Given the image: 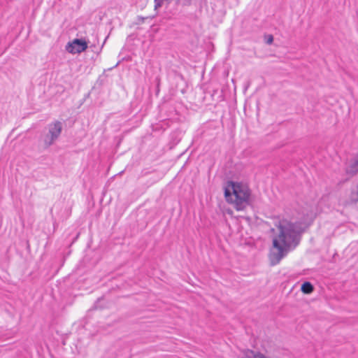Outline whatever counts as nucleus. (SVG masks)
Here are the masks:
<instances>
[{"label":"nucleus","instance_id":"nucleus-1","mask_svg":"<svg viewBox=\"0 0 358 358\" xmlns=\"http://www.w3.org/2000/svg\"><path fill=\"white\" fill-rule=\"evenodd\" d=\"M308 226L309 224L301 220L279 222L277 225L279 234L273 239V247L278 250L272 252L273 264L279 263L291 248H294L299 244L301 234Z\"/></svg>","mask_w":358,"mask_h":358},{"label":"nucleus","instance_id":"nucleus-2","mask_svg":"<svg viewBox=\"0 0 358 358\" xmlns=\"http://www.w3.org/2000/svg\"><path fill=\"white\" fill-rule=\"evenodd\" d=\"M224 194L226 201L234 204L237 210H242L250 205V189L240 182L228 181Z\"/></svg>","mask_w":358,"mask_h":358},{"label":"nucleus","instance_id":"nucleus-3","mask_svg":"<svg viewBox=\"0 0 358 358\" xmlns=\"http://www.w3.org/2000/svg\"><path fill=\"white\" fill-rule=\"evenodd\" d=\"M63 128V124L55 120L48 125V133L44 136L43 143L45 148L52 145L60 136Z\"/></svg>","mask_w":358,"mask_h":358},{"label":"nucleus","instance_id":"nucleus-4","mask_svg":"<svg viewBox=\"0 0 358 358\" xmlns=\"http://www.w3.org/2000/svg\"><path fill=\"white\" fill-rule=\"evenodd\" d=\"M88 48L87 41L83 38H75L69 43L67 50L71 53H80Z\"/></svg>","mask_w":358,"mask_h":358},{"label":"nucleus","instance_id":"nucleus-5","mask_svg":"<svg viewBox=\"0 0 358 358\" xmlns=\"http://www.w3.org/2000/svg\"><path fill=\"white\" fill-rule=\"evenodd\" d=\"M346 173L352 176L358 173V159L357 157L350 162L346 169Z\"/></svg>","mask_w":358,"mask_h":358},{"label":"nucleus","instance_id":"nucleus-6","mask_svg":"<svg viewBox=\"0 0 358 358\" xmlns=\"http://www.w3.org/2000/svg\"><path fill=\"white\" fill-rule=\"evenodd\" d=\"M301 291L305 294H310L314 291V286L309 281H305L301 286Z\"/></svg>","mask_w":358,"mask_h":358},{"label":"nucleus","instance_id":"nucleus-7","mask_svg":"<svg viewBox=\"0 0 358 358\" xmlns=\"http://www.w3.org/2000/svg\"><path fill=\"white\" fill-rule=\"evenodd\" d=\"M164 1L167 2V3H171V1L169 0H154L155 10H157L159 8L162 7Z\"/></svg>","mask_w":358,"mask_h":358},{"label":"nucleus","instance_id":"nucleus-8","mask_svg":"<svg viewBox=\"0 0 358 358\" xmlns=\"http://www.w3.org/2000/svg\"><path fill=\"white\" fill-rule=\"evenodd\" d=\"M149 18V17H143V16H138L137 17V22H136V24H143L146 19Z\"/></svg>","mask_w":358,"mask_h":358},{"label":"nucleus","instance_id":"nucleus-9","mask_svg":"<svg viewBox=\"0 0 358 358\" xmlns=\"http://www.w3.org/2000/svg\"><path fill=\"white\" fill-rule=\"evenodd\" d=\"M273 41V36L272 35H268V38L266 39V43L267 44H271Z\"/></svg>","mask_w":358,"mask_h":358}]
</instances>
